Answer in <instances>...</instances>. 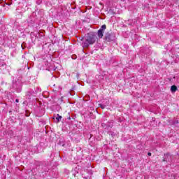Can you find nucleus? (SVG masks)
Listing matches in <instances>:
<instances>
[{"instance_id": "nucleus-1", "label": "nucleus", "mask_w": 179, "mask_h": 179, "mask_svg": "<svg viewBox=\"0 0 179 179\" xmlns=\"http://www.w3.org/2000/svg\"><path fill=\"white\" fill-rule=\"evenodd\" d=\"M97 37L94 34H87L85 38V41L83 43V47L87 48L90 44H94Z\"/></svg>"}, {"instance_id": "nucleus-2", "label": "nucleus", "mask_w": 179, "mask_h": 179, "mask_svg": "<svg viewBox=\"0 0 179 179\" xmlns=\"http://www.w3.org/2000/svg\"><path fill=\"white\" fill-rule=\"evenodd\" d=\"M106 29H107V27L106 26V24H103V25L101 26V29H99L98 36L99 37V38H103V34H104V30Z\"/></svg>"}, {"instance_id": "nucleus-3", "label": "nucleus", "mask_w": 179, "mask_h": 179, "mask_svg": "<svg viewBox=\"0 0 179 179\" xmlns=\"http://www.w3.org/2000/svg\"><path fill=\"white\" fill-rule=\"evenodd\" d=\"M105 39L106 40V41H111V34L106 33L105 35Z\"/></svg>"}, {"instance_id": "nucleus-4", "label": "nucleus", "mask_w": 179, "mask_h": 179, "mask_svg": "<svg viewBox=\"0 0 179 179\" xmlns=\"http://www.w3.org/2000/svg\"><path fill=\"white\" fill-rule=\"evenodd\" d=\"M171 91L172 92H176L177 91V87L176 85H172L171 87Z\"/></svg>"}, {"instance_id": "nucleus-5", "label": "nucleus", "mask_w": 179, "mask_h": 179, "mask_svg": "<svg viewBox=\"0 0 179 179\" xmlns=\"http://www.w3.org/2000/svg\"><path fill=\"white\" fill-rule=\"evenodd\" d=\"M56 120H57V122H59V121L62 120V116L57 115V117H56Z\"/></svg>"}, {"instance_id": "nucleus-6", "label": "nucleus", "mask_w": 179, "mask_h": 179, "mask_svg": "<svg viewBox=\"0 0 179 179\" xmlns=\"http://www.w3.org/2000/svg\"><path fill=\"white\" fill-rule=\"evenodd\" d=\"M99 106L101 107V108H102V110H104V108H106V105L99 104Z\"/></svg>"}, {"instance_id": "nucleus-7", "label": "nucleus", "mask_w": 179, "mask_h": 179, "mask_svg": "<svg viewBox=\"0 0 179 179\" xmlns=\"http://www.w3.org/2000/svg\"><path fill=\"white\" fill-rule=\"evenodd\" d=\"M16 103H19V99H15Z\"/></svg>"}, {"instance_id": "nucleus-8", "label": "nucleus", "mask_w": 179, "mask_h": 179, "mask_svg": "<svg viewBox=\"0 0 179 179\" xmlns=\"http://www.w3.org/2000/svg\"><path fill=\"white\" fill-rule=\"evenodd\" d=\"M148 155L149 156H152V153H150V152H148Z\"/></svg>"}, {"instance_id": "nucleus-9", "label": "nucleus", "mask_w": 179, "mask_h": 179, "mask_svg": "<svg viewBox=\"0 0 179 179\" xmlns=\"http://www.w3.org/2000/svg\"><path fill=\"white\" fill-rule=\"evenodd\" d=\"M0 15H1V10H0Z\"/></svg>"}]
</instances>
